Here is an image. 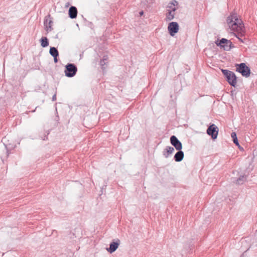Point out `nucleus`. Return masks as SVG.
<instances>
[{"mask_svg": "<svg viewBox=\"0 0 257 257\" xmlns=\"http://www.w3.org/2000/svg\"><path fill=\"white\" fill-rule=\"evenodd\" d=\"M227 23L229 28L233 31H236L237 33H234V36L238 40L243 43V40L241 38L245 33V28L241 20L239 19L236 14H232L227 18Z\"/></svg>", "mask_w": 257, "mask_h": 257, "instance_id": "nucleus-1", "label": "nucleus"}, {"mask_svg": "<svg viewBox=\"0 0 257 257\" xmlns=\"http://www.w3.org/2000/svg\"><path fill=\"white\" fill-rule=\"evenodd\" d=\"M221 71L228 83L231 86L235 87L236 84V77L235 74L228 70L222 69Z\"/></svg>", "mask_w": 257, "mask_h": 257, "instance_id": "nucleus-2", "label": "nucleus"}, {"mask_svg": "<svg viewBox=\"0 0 257 257\" xmlns=\"http://www.w3.org/2000/svg\"><path fill=\"white\" fill-rule=\"evenodd\" d=\"M236 71L239 72L241 75L245 77L249 76L250 74V68L244 63L239 64H236Z\"/></svg>", "mask_w": 257, "mask_h": 257, "instance_id": "nucleus-3", "label": "nucleus"}, {"mask_svg": "<svg viewBox=\"0 0 257 257\" xmlns=\"http://www.w3.org/2000/svg\"><path fill=\"white\" fill-rule=\"evenodd\" d=\"M77 68L73 64H68L65 66V74L68 77H72L75 75Z\"/></svg>", "mask_w": 257, "mask_h": 257, "instance_id": "nucleus-4", "label": "nucleus"}, {"mask_svg": "<svg viewBox=\"0 0 257 257\" xmlns=\"http://www.w3.org/2000/svg\"><path fill=\"white\" fill-rule=\"evenodd\" d=\"M206 133L209 136L211 137L213 140H215L217 137L218 128L214 124H212L207 128Z\"/></svg>", "mask_w": 257, "mask_h": 257, "instance_id": "nucleus-5", "label": "nucleus"}, {"mask_svg": "<svg viewBox=\"0 0 257 257\" xmlns=\"http://www.w3.org/2000/svg\"><path fill=\"white\" fill-rule=\"evenodd\" d=\"M217 46H220L223 48L224 50L229 51L233 47L232 46V42L230 40L226 39H221L218 43H216Z\"/></svg>", "mask_w": 257, "mask_h": 257, "instance_id": "nucleus-6", "label": "nucleus"}, {"mask_svg": "<svg viewBox=\"0 0 257 257\" xmlns=\"http://www.w3.org/2000/svg\"><path fill=\"white\" fill-rule=\"evenodd\" d=\"M168 30L170 35L174 36L179 31V25L177 22H171L169 24Z\"/></svg>", "mask_w": 257, "mask_h": 257, "instance_id": "nucleus-7", "label": "nucleus"}, {"mask_svg": "<svg viewBox=\"0 0 257 257\" xmlns=\"http://www.w3.org/2000/svg\"><path fill=\"white\" fill-rule=\"evenodd\" d=\"M53 23V19L51 17L50 15H48L46 17L44 20V25L45 29L47 32H49L52 31Z\"/></svg>", "mask_w": 257, "mask_h": 257, "instance_id": "nucleus-8", "label": "nucleus"}, {"mask_svg": "<svg viewBox=\"0 0 257 257\" xmlns=\"http://www.w3.org/2000/svg\"><path fill=\"white\" fill-rule=\"evenodd\" d=\"M170 142L172 145L175 147L176 150L180 151V150L182 149V144L176 136H172L171 137Z\"/></svg>", "mask_w": 257, "mask_h": 257, "instance_id": "nucleus-9", "label": "nucleus"}, {"mask_svg": "<svg viewBox=\"0 0 257 257\" xmlns=\"http://www.w3.org/2000/svg\"><path fill=\"white\" fill-rule=\"evenodd\" d=\"M120 243V240L117 239L116 241H112L110 243L109 247L107 248V251L110 253H112L114 252L118 247Z\"/></svg>", "mask_w": 257, "mask_h": 257, "instance_id": "nucleus-10", "label": "nucleus"}, {"mask_svg": "<svg viewBox=\"0 0 257 257\" xmlns=\"http://www.w3.org/2000/svg\"><path fill=\"white\" fill-rule=\"evenodd\" d=\"M178 3L176 1L173 0L168 4L167 11H176L178 8Z\"/></svg>", "mask_w": 257, "mask_h": 257, "instance_id": "nucleus-11", "label": "nucleus"}, {"mask_svg": "<svg viewBox=\"0 0 257 257\" xmlns=\"http://www.w3.org/2000/svg\"><path fill=\"white\" fill-rule=\"evenodd\" d=\"M175 150L174 148L170 146H167L165 148V149L164 150L163 154V156L166 158H167L169 156V155L172 154Z\"/></svg>", "mask_w": 257, "mask_h": 257, "instance_id": "nucleus-12", "label": "nucleus"}, {"mask_svg": "<svg viewBox=\"0 0 257 257\" xmlns=\"http://www.w3.org/2000/svg\"><path fill=\"white\" fill-rule=\"evenodd\" d=\"M77 15V10L76 7H71L69 10V15L71 19L76 18Z\"/></svg>", "mask_w": 257, "mask_h": 257, "instance_id": "nucleus-13", "label": "nucleus"}, {"mask_svg": "<svg viewBox=\"0 0 257 257\" xmlns=\"http://www.w3.org/2000/svg\"><path fill=\"white\" fill-rule=\"evenodd\" d=\"M184 157V153L180 150L178 151L174 156V159L176 162H180L182 161Z\"/></svg>", "mask_w": 257, "mask_h": 257, "instance_id": "nucleus-14", "label": "nucleus"}, {"mask_svg": "<svg viewBox=\"0 0 257 257\" xmlns=\"http://www.w3.org/2000/svg\"><path fill=\"white\" fill-rule=\"evenodd\" d=\"M175 15V11H167L166 19L169 21L173 20Z\"/></svg>", "mask_w": 257, "mask_h": 257, "instance_id": "nucleus-15", "label": "nucleus"}, {"mask_svg": "<svg viewBox=\"0 0 257 257\" xmlns=\"http://www.w3.org/2000/svg\"><path fill=\"white\" fill-rule=\"evenodd\" d=\"M49 52L53 57H58L59 55L58 51L55 47H51Z\"/></svg>", "mask_w": 257, "mask_h": 257, "instance_id": "nucleus-16", "label": "nucleus"}, {"mask_svg": "<svg viewBox=\"0 0 257 257\" xmlns=\"http://www.w3.org/2000/svg\"><path fill=\"white\" fill-rule=\"evenodd\" d=\"M246 180V176L245 175L240 176L236 180V183L239 185L242 184Z\"/></svg>", "mask_w": 257, "mask_h": 257, "instance_id": "nucleus-17", "label": "nucleus"}, {"mask_svg": "<svg viewBox=\"0 0 257 257\" xmlns=\"http://www.w3.org/2000/svg\"><path fill=\"white\" fill-rule=\"evenodd\" d=\"M41 45L43 47H46L49 45V42L46 37H42L40 40Z\"/></svg>", "mask_w": 257, "mask_h": 257, "instance_id": "nucleus-18", "label": "nucleus"}, {"mask_svg": "<svg viewBox=\"0 0 257 257\" xmlns=\"http://www.w3.org/2000/svg\"><path fill=\"white\" fill-rule=\"evenodd\" d=\"M231 136L232 138L233 143L239 147V143L237 138L236 134L235 132H232L231 134Z\"/></svg>", "mask_w": 257, "mask_h": 257, "instance_id": "nucleus-19", "label": "nucleus"}, {"mask_svg": "<svg viewBox=\"0 0 257 257\" xmlns=\"http://www.w3.org/2000/svg\"><path fill=\"white\" fill-rule=\"evenodd\" d=\"M108 62V57L106 56L103 57V59L100 60V64L102 66V68L104 69V66Z\"/></svg>", "mask_w": 257, "mask_h": 257, "instance_id": "nucleus-20", "label": "nucleus"}, {"mask_svg": "<svg viewBox=\"0 0 257 257\" xmlns=\"http://www.w3.org/2000/svg\"><path fill=\"white\" fill-rule=\"evenodd\" d=\"M56 100V95L54 94L52 97V100L55 101Z\"/></svg>", "mask_w": 257, "mask_h": 257, "instance_id": "nucleus-21", "label": "nucleus"}, {"mask_svg": "<svg viewBox=\"0 0 257 257\" xmlns=\"http://www.w3.org/2000/svg\"><path fill=\"white\" fill-rule=\"evenodd\" d=\"M54 61L55 63H57L58 62L57 57H54Z\"/></svg>", "mask_w": 257, "mask_h": 257, "instance_id": "nucleus-22", "label": "nucleus"}, {"mask_svg": "<svg viewBox=\"0 0 257 257\" xmlns=\"http://www.w3.org/2000/svg\"><path fill=\"white\" fill-rule=\"evenodd\" d=\"M69 5H70L69 3H67L66 4V5H65V7H68L69 6Z\"/></svg>", "mask_w": 257, "mask_h": 257, "instance_id": "nucleus-23", "label": "nucleus"}, {"mask_svg": "<svg viewBox=\"0 0 257 257\" xmlns=\"http://www.w3.org/2000/svg\"><path fill=\"white\" fill-rule=\"evenodd\" d=\"M140 15H143V12H140Z\"/></svg>", "mask_w": 257, "mask_h": 257, "instance_id": "nucleus-24", "label": "nucleus"}]
</instances>
